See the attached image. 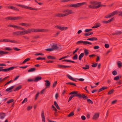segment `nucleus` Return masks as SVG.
<instances>
[{
	"label": "nucleus",
	"mask_w": 122,
	"mask_h": 122,
	"mask_svg": "<svg viewBox=\"0 0 122 122\" xmlns=\"http://www.w3.org/2000/svg\"><path fill=\"white\" fill-rule=\"evenodd\" d=\"M39 94V92H38L36 95V97L35 98V100H36L37 99V98L38 97Z\"/></svg>",
	"instance_id": "0e129e2a"
},
{
	"label": "nucleus",
	"mask_w": 122,
	"mask_h": 122,
	"mask_svg": "<svg viewBox=\"0 0 122 122\" xmlns=\"http://www.w3.org/2000/svg\"><path fill=\"white\" fill-rule=\"evenodd\" d=\"M89 67L88 65H85V67H82V68L84 70H87L89 69Z\"/></svg>",
	"instance_id": "f704fd0d"
},
{
	"label": "nucleus",
	"mask_w": 122,
	"mask_h": 122,
	"mask_svg": "<svg viewBox=\"0 0 122 122\" xmlns=\"http://www.w3.org/2000/svg\"><path fill=\"white\" fill-rule=\"evenodd\" d=\"M10 42L13 43H17L18 42L14 40H13L10 39H8V42Z\"/></svg>",
	"instance_id": "393cba45"
},
{
	"label": "nucleus",
	"mask_w": 122,
	"mask_h": 122,
	"mask_svg": "<svg viewBox=\"0 0 122 122\" xmlns=\"http://www.w3.org/2000/svg\"><path fill=\"white\" fill-rule=\"evenodd\" d=\"M58 67L61 68H70L71 67L70 66H66L64 65H57Z\"/></svg>",
	"instance_id": "1a4fd4ad"
},
{
	"label": "nucleus",
	"mask_w": 122,
	"mask_h": 122,
	"mask_svg": "<svg viewBox=\"0 0 122 122\" xmlns=\"http://www.w3.org/2000/svg\"><path fill=\"white\" fill-rule=\"evenodd\" d=\"M69 95H72L73 97H78L79 98H83L84 100H86L87 97L84 94H80L78 93V92L77 91L72 92L69 93Z\"/></svg>",
	"instance_id": "f03ea898"
},
{
	"label": "nucleus",
	"mask_w": 122,
	"mask_h": 122,
	"mask_svg": "<svg viewBox=\"0 0 122 122\" xmlns=\"http://www.w3.org/2000/svg\"><path fill=\"white\" fill-rule=\"evenodd\" d=\"M42 78L41 76H37L36 77L34 80V81L37 82L38 81L41 80Z\"/></svg>",
	"instance_id": "412c9836"
},
{
	"label": "nucleus",
	"mask_w": 122,
	"mask_h": 122,
	"mask_svg": "<svg viewBox=\"0 0 122 122\" xmlns=\"http://www.w3.org/2000/svg\"><path fill=\"white\" fill-rule=\"evenodd\" d=\"M22 18L20 16L17 17H12V20H20Z\"/></svg>",
	"instance_id": "a211bd4d"
},
{
	"label": "nucleus",
	"mask_w": 122,
	"mask_h": 122,
	"mask_svg": "<svg viewBox=\"0 0 122 122\" xmlns=\"http://www.w3.org/2000/svg\"><path fill=\"white\" fill-rule=\"evenodd\" d=\"M52 48L53 49V50H54L57 49L59 48V47L58 46L57 44H53L52 46Z\"/></svg>",
	"instance_id": "aec40b11"
},
{
	"label": "nucleus",
	"mask_w": 122,
	"mask_h": 122,
	"mask_svg": "<svg viewBox=\"0 0 122 122\" xmlns=\"http://www.w3.org/2000/svg\"><path fill=\"white\" fill-rule=\"evenodd\" d=\"M66 85H72L75 86H76V85L75 83L71 82H67L66 83Z\"/></svg>",
	"instance_id": "ea45409f"
},
{
	"label": "nucleus",
	"mask_w": 122,
	"mask_h": 122,
	"mask_svg": "<svg viewBox=\"0 0 122 122\" xmlns=\"http://www.w3.org/2000/svg\"><path fill=\"white\" fill-rule=\"evenodd\" d=\"M26 30L27 34H29L32 32H40V29L32 28L29 29L27 30Z\"/></svg>",
	"instance_id": "39448f33"
},
{
	"label": "nucleus",
	"mask_w": 122,
	"mask_h": 122,
	"mask_svg": "<svg viewBox=\"0 0 122 122\" xmlns=\"http://www.w3.org/2000/svg\"><path fill=\"white\" fill-rule=\"evenodd\" d=\"M83 44L84 45H86L87 44L91 45L92 44V43L87 41H83Z\"/></svg>",
	"instance_id": "7c9ffc66"
},
{
	"label": "nucleus",
	"mask_w": 122,
	"mask_h": 122,
	"mask_svg": "<svg viewBox=\"0 0 122 122\" xmlns=\"http://www.w3.org/2000/svg\"><path fill=\"white\" fill-rule=\"evenodd\" d=\"M90 3L93 5H89L88 7L93 9H96L101 7L106 6L105 5L101 4V2L97 1H92L90 2Z\"/></svg>",
	"instance_id": "f257e3e1"
},
{
	"label": "nucleus",
	"mask_w": 122,
	"mask_h": 122,
	"mask_svg": "<svg viewBox=\"0 0 122 122\" xmlns=\"http://www.w3.org/2000/svg\"><path fill=\"white\" fill-rule=\"evenodd\" d=\"M41 116L42 122H45V119L44 115V112L43 110L41 112Z\"/></svg>",
	"instance_id": "9d476101"
},
{
	"label": "nucleus",
	"mask_w": 122,
	"mask_h": 122,
	"mask_svg": "<svg viewBox=\"0 0 122 122\" xmlns=\"http://www.w3.org/2000/svg\"><path fill=\"white\" fill-rule=\"evenodd\" d=\"M55 16L60 17H65V16L64 14L57 13L55 15Z\"/></svg>",
	"instance_id": "2eb2a0df"
},
{
	"label": "nucleus",
	"mask_w": 122,
	"mask_h": 122,
	"mask_svg": "<svg viewBox=\"0 0 122 122\" xmlns=\"http://www.w3.org/2000/svg\"><path fill=\"white\" fill-rule=\"evenodd\" d=\"M19 25L26 27H28L31 25V24L30 23H20L19 24Z\"/></svg>",
	"instance_id": "ddd939ff"
},
{
	"label": "nucleus",
	"mask_w": 122,
	"mask_h": 122,
	"mask_svg": "<svg viewBox=\"0 0 122 122\" xmlns=\"http://www.w3.org/2000/svg\"><path fill=\"white\" fill-rule=\"evenodd\" d=\"M52 108L53 109V110H54L55 111H57V109L53 105H52Z\"/></svg>",
	"instance_id": "13d9d810"
},
{
	"label": "nucleus",
	"mask_w": 122,
	"mask_h": 122,
	"mask_svg": "<svg viewBox=\"0 0 122 122\" xmlns=\"http://www.w3.org/2000/svg\"><path fill=\"white\" fill-rule=\"evenodd\" d=\"M40 32H44L48 31L49 30L47 29H40Z\"/></svg>",
	"instance_id": "e433bc0d"
},
{
	"label": "nucleus",
	"mask_w": 122,
	"mask_h": 122,
	"mask_svg": "<svg viewBox=\"0 0 122 122\" xmlns=\"http://www.w3.org/2000/svg\"><path fill=\"white\" fill-rule=\"evenodd\" d=\"M86 99L87 100V102L88 103H90L91 104H93V102L91 99H87V98Z\"/></svg>",
	"instance_id": "a19ab883"
},
{
	"label": "nucleus",
	"mask_w": 122,
	"mask_h": 122,
	"mask_svg": "<svg viewBox=\"0 0 122 122\" xmlns=\"http://www.w3.org/2000/svg\"><path fill=\"white\" fill-rule=\"evenodd\" d=\"M117 63L118 65V66L120 68L122 66V63L121 62L119 61L117 62Z\"/></svg>",
	"instance_id": "cd10ccee"
},
{
	"label": "nucleus",
	"mask_w": 122,
	"mask_h": 122,
	"mask_svg": "<svg viewBox=\"0 0 122 122\" xmlns=\"http://www.w3.org/2000/svg\"><path fill=\"white\" fill-rule=\"evenodd\" d=\"M114 19V18H112L107 21H102V22L104 24L108 23L111 22Z\"/></svg>",
	"instance_id": "4468645a"
},
{
	"label": "nucleus",
	"mask_w": 122,
	"mask_h": 122,
	"mask_svg": "<svg viewBox=\"0 0 122 122\" xmlns=\"http://www.w3.org/2000/svg\"><path fill=\"white\" fill-rule=\"evenodd\" d=\"M36 69L35 68H31L28 70V72H33V71H35L36 70Z\"/></svg>",
	"instance_id": "4c0bfd02"
},
{
	"label": "nucleus",
	"mask_w": 122,
	"mask_h": 122,
	"mask_svg": "<svg viewBox=\"0 0 122 122\" xmlns=\"http://www.w3.org/2000/svg\"><path fill=\"white\" fill-rule=\"evenodd\" d=\"M99 113H95L93 117V118L96 119L98 118L99 117Z\"/></svg>",
	"instance_id": "dca6fc26"
},
{
	"label": "nucleus",
	"mask_w": 122,
	"mask_h": 122,
	"mask_svg": "<svg viewBox=\"0 0 122 122\" xmlns=\"http://www.w3.org/2000/svg\"><path fill=\"white\" fill-rule=\"evenodd\" d=\"M26 30L13 32L12 34L14 36H19L26 34Z\"/></svg>",
	"instance_id": "20e7f679"
},
{
	"label": "nucleus",
	"mask_w": 122,
	"mask_h": 122,
	"mask_svg": "<svg viewBox=\"0 0 122 122\" xmlns=\"http://www.w3.org/2000/svg\"><path fill=\"white\" fill-rule=\"evenodd\" d=\"M114 90L113 89H112L111 90L107 93L108 95H110L113 93V92Z\"/></svg>",
	"instance_id": "37998d69"
},
{
	"label": "nucleus",
	"mask_w": 122,
	"mask_h": 122,
	"mask_svg": "<svg viewBox=\"0 0 122 122\" xmlns=\"http://www.w3.org/2000/svg\"><path fill=\"white\" fill-rule=\"evenodd\" d=\"M92 30V29H86L85 30V32H88L90 31H91Z\"/></svg>",
	"instance_id": "338daca9"
},
{
	"label": "nucleus",
	"mask_w": 122,
	"mask_h": 122,
	"mask_svg": "<svg viewBox=\"0 0 122 122\" xmlns=\"http://www.w3.org/2000/svg\"><path fill=\"white\" fill-rule=\"evenodd\" d=\"M113 75L114 76L116 75L117 74V72L116 71H114L112 72Z\"/></svg>",
	"instance_id": "5fc2aeb1"
},
{
	"label": "nucleus",
	"mask_w": 122,
	"mask_h": 122,
	"mask_svg": "<svg viewBox=\"0 0 122 122\" xmlns=\"http://www.w3.org/2000/svg\"><path fill=\"white\" fill-rule=\"evenodd\" d=\"M55 27L59 29L61 31H63L64 30H66L68 28V27H65L64 26H60L58 25H57L55 26Z\"/></svg>",
	"instance_id": "0eeeda50"
},
{
	"label": "nucleus",
	"mask_w": 122,
	"mask_h": 122,
	"mask_svg": "<svg viewBox=\"0 0 122 122\" xmlns=\"http://www.w3.org/2000/svg\"><path fill=\"white\" fill-rule=\"evenodd\" d=\"M8 39H5L3 40H0V42H8Z\"/></svg>",
	"instance_id": "09e8293b"
},
{
	"label": "nucleus",
	"mask_w": 122,
	"mask_h": 122,
	"mask_svg": "<svg viewBox=\"0 0 122 122\" xmlns=\"http://www.w3.org/2000/svg\"><path fill=\"white\" fill-rule=\"evenodd\" d=\"M32 107L31 106H28L27 108V110L28 111H29L31 109Z\"/></svg>",
	"instance_id": "052dcab7"
},
{
	"label": "nucleus",
	"mask_w": 122,
	"mask_h": 122,
	"mask_svg": "<svg viewBox=\"0 0 122 122\" xmlns=\"http://www.w3.org/2000/svg\"><path fill=\"white\" fill-rule=\"evenodd\" d=\"M93 34V32H90L85 33L84 34V36H87Z\"/></svg>",
	"instance_id": "c9c22d12"
},
{
	"label": "nucleus",
	"mask_w": 122,
	"mask_h": 122,
	"mask_svg": "<svg viewBox=\"0 0 122 122\" xmlns=\"http://www.w3.org/2000/svg\"><path fill=\"white\" fill-rule=\"evenodd\" d=\"M83 41H78L76 42V44H81L82 43L83 44Z\"/></svg>",
	"instance_id": "a18cd8bd"
},
{
	"label": "nucleus",
	"mask_w": 122,
	"mask_h": 122,
	"mask_svg": "<svg viewBox=\"0 0 122 122\" xmlns=\"http://www.w3.org/2000/svg\"><path fill=\"white\" fill-rule=\"evenodd\" d=\"M97 64H98L97 63H96L94 64H93L92 65H91V66H92V67H95L97 66Z\"/></svg>",
	"instance_id": "e2e57ef3"
},
{
	"label": "nucleus",
	"mask_w": 122,
	"mask_h": 122,
	"mask_svg": "<svg viewBox=\"0 0 122 122\" xmlns=\"http://www.w3.org/2000/svg\"><path fill=\"white\" fill-rule=\"evenodd\" d=\"M5 19L6 20H12V17L9 16L5 18Z\"/></svg>",
	"instance_id": "de8ad7c7"
},
{
	"label": "nucleus",
	"mask_w": 122,
	"mask_h": 122,
	"mask_svg": "<svg viewBox=\"0 0 122 122\" xmlns=\"http://www.w3.org/2000/svg\"><path fill=\"white\" fill-rule=\"evenodd\" d=\"M16 5L17 6H18L19 7H21L23 8H26L27 9V8L28 7L26 6L25 5H20V4H16Z\"/></svg>",
	"instance_id": "4be33fe9"
},
{
	"label": "nucleus",
	"mask_w": 122,
	"mask_h": 122,
	"mask_svg": "<svg viewBox=\"0 0 122 122\" xmlns=\"http://www.w3.org/2000/svg\"><path fill=\"white\" fill-rule=\"evenodd\" d=\"M116 35H120L122 33V32L120 31L116 32Z\"/></svg>",
	"instance_id": "864d4df0"
},
{
	"label": "nucleus",
	"mask_w": 122,
	"mask_h": 122,
	"mask_svg": "<svg viewBox=\"0 0 122 122\" xmlns=\"http://www.w3.org/2000/svg\"><path fill=\"white\" fill-rule=\"evenodd\" d=\"M54 104L58 109H60V108L59 107L58 104H57L56 102V101H55L54 102Z\"/></svg>",
	"instance_id": "473e14b6"
},
{
	"label": "nucleus",
	"mask_w": 122,
	"mask_h": 122,
	"mask_svg": "<svg viewBox=\"0 0 122 122\" xmlns=\"http://www.w3.org/2000/svg\"><path fill=\"white\" fill-rule=\"evenodd\" d=\"M107 88L108 87H107L103 86L102 88L99 89L98 91V92H99Z\"/></svg>",
	"instance_id": "5701e85b"
},
{
	"label": "nucleus",
	"mask_w": 122,
	"mask_h": 122,
	"mask_svg": "<svg viewBox=\"0 0 122 122\" xmlns=\"http://www.w3.org/2000/svg\"><path fill=\"white\" fill-rule=\"evenodd\" d=\"M62 61H66L68 62H72L73 63H74L75 62L73 61H71L70 60H66V59H65L64 60H62Z\"/></svg>",
	"instance_id": "c85d7f7f"
},
{
	"label": "nucleus",
	"mask_w": 122,
	"mask_h": 122,
	"mask_svg": "<svg viewBox=\"0 0 122 122\" xmlns=\"http://www.w3.org/2000/svg\"><path fill=\"white\" fill-rule=\"evenodd\" d=\"M14 101V100L13 99H11L7 101L6 102L7 103L9 104L10 103L13 102Z\"/></svg>",
	"instance_id": "3c124183"
},
{
	"label": "nucleus",
	"mask_w": 122,
	"mask_h": 122,
	"mask_svg": "<svg viewBox=\"0 0 122 122\" xmlns=\"http://www.w3.org/2000/svg\"><path fill=\"white\" fill-rule=\"evenodd\" d=\"M46 51H53V49L52 48H50L46 49L45 50Z\"/></svg>",
	"instance_id": "6e6d98bb"
},
{
	"label": "nucleus",
	"mask_w": 122,
	"mask_h": 122,
	"mask_svg": "<svg viewBox=\"0 0 122 122\" xmlns=\"http://www.w3.org/2000/svg\"><path fill=\"white\" fill-rule=\"evenodd\" d=\"M44 55L43 54L41 53H36L35 54V56H38V55Z\"/></svg>",
	"instance_id": "69168bd1"
},
{
	"label": "nucleus",
	"mask_w": 122,
	"mask_h": 122,
	"mask_svg": "<svg viewBox=\"0 0 122 122\" xmlns=\"http://www.w3.org/2000/svg\"><path fill=\"white\" fill-rule=\"evenodd\" d=\"M17 67L12 66L10 67L9 68L4 69H2L3 71V72H7L12 70H13L15 67Z\"/></svg>",
	"instance_id": "6e6552de"
},
{
	"label": "nucleus",
	"mask_w": 122,
	"mask_h": 122,
	"mask_svg": "<svg viewBox=\"0 0 122 122\" xmlns=\"http://www.w3.org/2000/svg\"><path fill=\"white\" fill-rule=\"evenodd\" d=\"M86 3L84 2L81 3H79L75 4H70L67 5L66 6L69 7H73L74 8H77L81 6L82 5L86 4Z\"/></svg>",
	"instance_id": "7ed1b4c3"
},
{
	"label": "nucleus",
	"mask_w": 122,
	"mask_h": 122,
	"mask_svg": "<svg viewBox=\"0 0 122 122\" xmlns=\"http://www.w3.org/2000/svg\"><path fill=\"white\" fill-rule=\"evenodd\" d=\"M27 9L35 10H38V9L34 8L31 7H28Z\"/></svg>",
	"instance_id": "79ce46f5"
},
{
	"label": "nucleus",
	"mask_w": 122,
	"mask_h": 122,
	"mask_svg": "<svg viewBox=\"0 0 122 122\" xmlns=\"http://www.w3.org/2000/svg\"><path fill=\"white\" fill-rule=\"evenodd\" d=\"M27 101V99L26 98H25L24 99L23 101L22 102V103L23 104L25 102H26Z\"/></svg>",
	"instance_id": "4d7b16f0"
},
{
	"label": "nucleus",
	"mask_w": 122,
	"mask_h": 122,
	"mask_svg": "<svg viewBox=\"0 0 122 122\" xmlns=\"http://www.w3.org/2000/svg\"><path fill=\"white\" fill-rule=\"evenodd\" d=\"M74 13V12H73L72 10H69L68 11V12L67 13L64 14L65 16H66L68 15L71 14H73Z\"/></svg>",
	"instance_id": "9b49d317"
},
{
	"label": "nucleus",
	"mask_w": 122,
	"mask_h": 122,
	"mask_svg": "<svg viewBox=\"0 0 122 122\" xmlns=\"http://www.w3.org/2000/svg\"><path fill=\"white\" fill-rule=\"evenodd\" d=\"M5 116V114L3 112L0 113V118L2 119Z\"/></svg>",
	"instance_id": "6ab92c4d"
},
{
	"label": "nucleus",
	"mask_w": 122,
	"mask_h": 122,
	"mask_svg": "<svg viewBox=\"0 0 122 122\" xmlns=\"http://www.w3.org/2000/svg\"><path fill=\"white\" fill-rule=\"evenodd\" d=\"M57 83V82L56 81L55 82H54L53 85V87H55Z\"/></svg>",
	"instance_id": "774afa93"
},
{
	"label": "nucleus",
	"mask_w": 122,
	"mask_h": 122,
	"mask_svg": "<svg viewBox=\"0 0 122 122\" xmlns=\"http://www.w3.org/2000/svg\"><path fill=\"white\" fill-rule=\"evenodd\" d=\"M36 59V60H45L46 59L45 57L42 58L41 57H39L37 58Z\"/></svg>",
	"instance_id": "8fccbe9b"
},
{
	"label": "nucleus",
	"mask_w": 122,
	"mask_h": 122,
	"mask_svg": "<svg viewBox=\"0 0 122 122\" xmlns=\"http://www.w3.org/2000/svg\"><path fill=\"white\" fill-rule=\"evenodd\" d=\"M91 41H96L97 40V39L95 37H92L91 38Z\"/></svg>",
	"instance_id": "49530a36"
},
{
	"label": "nucleus",
	"mask_w": 122,
	"mask_h": 122,
	"mask_svg": "<svg viewBox=\"0 0 122 122\" xmlns=\"http://www.w3.org/2000/svg\"><path fill=\"white\" fill-rule=\"evenodd\" d=\"M84 52L86 56H87L89 54L88 50L86 49H85L84 50Z\"/></svg>",
	"instance_id": "72a5a7b5"
},
{
	"label": "nucleus",
	"mask_w": 122,
	"mask_h": 122,
	"mask_svg": "<svg viewBox=\"0 0 122 122\" xmlns=\"http://www.w3.org/2000/svg\"><path fill=\"white\" fill-rule=\"evenodd\" d=\"M30 60V58H27L25 59L24 61L22 62V64H25L26 62L29 61Z\"/></svg>",
	"instance_id": "58836bf2"
},
{
	"label": "nucleus",
	"mask_w": 122,
	"mask_h": 122,
	"mask_svg": "<svg viewBox=\"0 0 122 122\" xmlns=\"http://www.w3.org/2000/svg\"><path fill=\"white\" fill-rule=\"evenodd\" d=\"M74 114V112H72L67 115V116L68 117H71L73 116Z\"/></svg>",
	"instance_id": "c03bdc74"
},
{
	"label": "nucleus",
	"mask_w": 122,
	"mask_h": 122,
	"mask_svg": "<svg viewBox=\"0 0 122 122\" xmlns=\"http://www.w3.org/2000/svg\"><path fill=\"white\" fill-rule=\"evenodd\" d=\"M14 28H16L17 29H20L21 30H24V28H22L20 26H17L16 25H14Z\"/></svg>",
	"instance_id": "a878e982"
},
{
	"label": "nucleus",
	"mask_w": 122,
	"mask_h": 122,
	"mask_svg": "<svg viewBox=\"0 0 122 122\" xmlns=\"http://www.w3.org/2000/svg\"><path fill=\"white\" fill-rule=\"evenodd\" d=\"M117 13V11H114L106 15L104 17L106 18H110L115 15Z\"/></svg>",
	"instance_id": "423d86ee"
},
{
	"label": "nucleus",
	"mask_w": 122,
	"mask_h": 122,
	"mask_svg": "<svg viewBox=\"0 0 122 122\" xmlns=\"http://www.w3.org/2000/svg\"><path fill=\"white\" fill-rule=\"evenodd\" d=\"M47 58L50 59H55L56 58L50 55L48 56L47 57Z\"/></svg>",
	"instance_id": "c756f323"
},
{
	"label": "nucleus",
	"mask_w": 122,
	"mask_h": 122,
	"mask_svg": "<svg viewBox=\"0 0 122 122\" xmlns=\"http://www.w3.org/2000/svg\"><path fill=\"white\" fill-rule=\"evenodd\" d=\"M67 77L69 79L71 80L74 81H76V78H73L69 74H67L66 75Z\"/></svg>",
	"instance_id": "f8f14e48"
},
{
	"label": "nucleus",
	"mask_w": 122,
	"mask_h": 122,
	"mask_svg": "<svg viewBox=\"0 0 122 122\" xmlns=\"http://www.w3.org/2000/svg\"><path fill=\"white\" fill-rule=\"evenodd\" d=\"M14 86H12L10 87L9 88L5 90V91L7 92L9 91V92H10L12 91H11L10 90L14 88Z\"/></svg>",
	"instance_id": "b1692460"
},
{
	"label": "nucleus",
	"mask_w": 122,
	"mask_h": 122,
	"mask_svg": "<svg viewBox=\"0 0 122 122\" xmlns=\"http://www.w3.org/2000/svg\"><path fill=\"white\" fill-rule=\"evenodd\" d=\"M119 76H117L115 77L114 78V79L116 81H117L119 79Z\"/></svg>",
	"instance_id": "bf43d9fd"
},
{
	"label": "nucleus",
	"mask_w": 122,
	"mask_h": 122,
	"mask_svg": "<svg viewBox=\"0 0 122 122\" xmlns=\"http://www.w3.org/2000/svg\"><path fill=\"white\" fill-rule=\"evenodd\" d=\"M77 54H75L74 56L73 57V59L74 60H77Z\"/></svg>",
	"instance_id": "603ef678"
},
{
	"label": "nucleus",
	"mask_w": 122,
	"mask_h": 122,
	"mask_svg": "<svg viewBox=\"0 0 122 122\" xmlns=\"http://www.w3.org/2000/svg\"><path fill=\"white\" fill-rule=\"evenodd\" d=\"M46 83L45 84V85L46 86V88L49 87H50V81L48 80L45 81Z\"/></svg>",
	"instance_id": "f3484780"
},
{
	"label": "nucleus",
	"mask_w": 122,
	"mask_h": 122,
	"mask_svg": "<svg viewBox=\"0 0 122 122\" xmlns=\"http://www.w3.org/2000/svg\"><path fill=\"white\" fill-rule=\"evenodd\" d=\"M14 8V7L13 6H9L7 7L8 9H10L13 10Z\"/></svg>",
	"instance_id": "680f3d73"
},
{
	"label": "nucleus",
	"mask_w": 122,
	"mask_h": 122,
	"mask_svg": "<svg viewBox=\"0 0 122 122\" xmlns=\"http://www.w3.org/2000/svg\"><path fill=\"white\" fill-rule=\"evenodd\" d=\"M84 53H82L79 55V60H81L82 58L84 56Z\"/></svg>",
	"instance_id": "bb28decb"
},
{
	"label": "nucleus",
	"mask_w": 122,
	"mask_h": 122,
	"mask_svg": "<svg viewBox=\"0 0 122 122\" xmlns=\"http://www.w3.org/2000/svg\"><path fill=\"white\" fill-rule=\"evenodd\" d=\"M22 88L21 86H19L18 87H16L14 91L15 92L18 90H19Z\"/></svg>",
	"instance_id": "2f4dec72"
}]
</instances>
